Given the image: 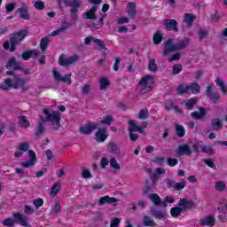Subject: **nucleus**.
<instances>
[{"instance_id": "nucleus-1", "label": "nucleus", "mask_w": 227, "mask_h": 227, "mask_svg": "<svg viewBox=\"0 0 227 227\" xmlns=\"http://www.w3.org/2000/svg\"><path fill=\"white\" fill-rule=\"evenodd\" d=\"M43 114H45V118L41 117L40 120L42 121L37 123V126L35 130V138L38 139V137H41V136H43L45 134V126L43 123H51L52 129L55 131L59 130V127H61V114L58 111H52L49 108L43 109Z\"/></svg>"}, {"instance_id": "nucleus-55", "label": "nucleus", "mask_w": 227, "mask_h": 227, "mask_svg": "<svg viewBox=\"0 0 227 227\" xmlns=\"http://www.w3.org/2000/svg\"><path fill=\"white\" fill-rule=\"evenodd\" d=\"M99 123L105 124V125H111V123H113V116L107 115L103 120H101Z\"/></svg>"}, {"instance_id": "nucleus-64", "label": "nucleus", "mask_w": 227, "mask_h": 227, "mask_svg": "<svg viewBox=\"0 0 227 227\" xmlns=\"http://www.w3.org/2000/svg\"><path fill=\"white\" fill-rule=\"evenodd\" d=\"M24 212L25 214H35V209L29 205H25Z\"/></svg>"}, {"instance_id": "nucleus-48", "label": "nucleus", "mask_w": 227, "mask_h": 227, "mask_svg": "<svg viewBox=\"0 0 227 227\" xmlns=\"http://www.w3.org/2000/svg\"><path fill=\"white\" fill-rule=\"evenodd\" d=\"M59 189H61V183L60 182L55 183L51 187V195L57 196L58 192H59Z\"/></svg>"}, {"instance_id": "nucleus-33", "label": "nucleus", "mask_w": 227, "mask_h": 227, "mask_svg": "<svg viewBox=\"0 0 227 227\" xmlns=\"http://www.w3.org/2000/svg\"><path fill=\"white\" fill-rule=\"evenodd\" d=\"M189 91H192V95H199L201 93V87L198 82H192L191 85H188Z\"/></svg>"}, {"instance_id": "nucleus-47", "label": "nucleus", "mask_w": 227, "mask_h": 227, "mask_svg": "<svg viewBox=\"0 0 227 227\" xmlns=\"http://www.w3.org/2000/svg\"><path fill=\"white\" fill-rule=\"evenodd\" d=\"M110 168H112L113 169H117L118 171L121 169L120 163H118V160H116V158L114 157H112L110 159Z\"/></svg>"}, {"instance_id": "nucleus-25", "label": "nucleus", "mask_w": 227, "mask_h": 227, "mask_svg": "<svg viewBox=\"0 0 227 227\" xmlns=\"http://www.w3.org/2000/svg\"><path fill=\"white\" fill-rule=\"evenodd\" d=\"M136 3L134 2H129L128 3V6H127V13L129 17V19H136Z\"/></svg>"}, {"instance_id": "nucleus-7", "label": "nucleus", "mask_w": 227, "mask_h": 227, "mask_svg": "<svg viewBox=\"0 0 227 227\" xmlns=\"http://www.w3.org/2000/svg\"><path fill=\"white\" fill-rule=\"evenodd\" d=\"M77 61H79V55L77 54H74L68 59L62 54L59 58V65H60V67H69V65H74V63H77Z\"/></svg>"}, {"instance_id": "nucleus-3", "label": "nucleus", "mask_w": 227, "mask_h": 227, "mask_svg": "<svg viewBox=\"0 0 227 227\" xmlns=\"http://www.w3.org/2000/svg\"><path fill=\"white\" fill-rule=\"evenodd\" d=\"M13 218H6L3 222L4 226L12 227L13 224H20V226L24 227H31V224L27 223V216L22 215L20 212H16L12 214Z\"/></svg>"}, {"instance_id": "nucleus-9", "label": "nucleus", "mask_w": 227, "mask_h": 227, "mask_svg": "<svg viewBox=\"0 0 227 227\" xmlns=\"http://www.w3.org/2000/svg\"><path fill=\"white\" fill-rule=\"evenodd\" d=\"M163 26L167 31H174L178 33V21L173 19H167L163 20Z\"/></svg>"}, {"instance_id": "nucleus-4", "label": "nucleus", "mask_w": 227, "mask_h": 227, "mask_svg": "<svg viewBox=\"0 0 227 227\" xmlns=\"http://www.w3.org/2000/svg\"><path fill=\"white\" fill-rule=\"evenodd\" d=\"M66 6H70L69 12L71 13V20H77L79 19V8L82 6L81 0H62Z\"/></svg>"}, {"instance_id": "nucleus-38", "label": "nucleus", "mask_w": 227, "mask_h": 227, "mask_svg": "<svg viewBox=\"0 0 227 227\" xmlns=\"http://www.w3.org/2000/svg\"><path fill=\"white\" fill-rule=\"evenodd\" d=\"M148 70L149 72H153V74H157L159 72V66H157L155 59H152L149 60Z\"/></svg>"}, {"instance_id": "nucleus-51", "label": "nucleus", "mask_w": 227, "mask_h": 227, "mask_svg": "<svg viewBox=\"0 0 227 227\" xmlns=\"http://www.w3.org/2000/svg\"><path fill=\"white\" fill-rule=\"evenodd\" d=\"M198 35H199V40L200 42H201V40L207 38V36H208V30H203V29H199L198 31Z\"/></svg>"}, {"instance_id": "nucleus-43", "label": "nucleus", "mask_w": 227, "mask_h": 227, "mask_svg": "<svg viewBox=\"0 0 227 227\" xmlns=\"http://www.w3.org/2000/svg\"><path fill=\"white\" fill-rule=\"evenodd\" d=\"M176 134L177 137H184L185 136V128L181 124H176Z\"/></svg>"}, {"instance_id": "nucleus-6", "label": "nucleus", "mask_w": 227, "mask_h": 227, "mask_svg": "<svg viewBox=\"0 0 227 227\" xmlns=\"http://www.w3.org/2000/svg\"><path fill=\"white\" fill-rule=\"evenodd\" d=\"M53 79L56 82H64L65 84H72V74H65L64 76L59 71L53 69Z\"/></svg>"}, {"instance_id": "nucleus-2", "label": "nucleus", "mask_w": 227, "mask_h": 227, "mask_svg": "<svg viewBox=\"0 0 227 227\" xmlns=\"http://www.w3.org/2000/svg\"><path fill=\"white\" fill-rule=\"evenodd\" d=\"M26 36H27V30H20L15 33L14 36H12L9 42L5 41L4 43V49L10 51V52H15L17 51V44L22 42Z\"/></svg>"}, {"instance_id": "nucleus-58", "label": "nucleus", "mask_w": 227, "mask_h": 227, "mask_svg": "<svg viewBox=\"0 0 227 227\" xmlns=\"http://www.w3.org/2000/svg\"><path fill=\"white\" fill-rule=\"evenodd\" d=\"M19 149L20 152H27L29 150V143L24 142L19 145Z\"/></svg>"}, {"instance_id": "nucleus-59", "label": "nucleus", "mask_w": 227, "mask_h": 227, "mask_svg": "<svg viewBox=\"0 0 227 227\" xmlns=\"http://www.w3.org/2000/svg\"><path fill=\"white\" fill-rule=\"evenodd\" d=\"M109 164H110V161H109V160H107V158L103 157L101 159V160H100V168H101V169H106V167L109 166Z\"/></svg>"}, {"instance_id": "nucleus-20", "label": "nucleus", "mask_w": 227, "mask_h": 227, "mask_svg": "<svg viewBox=\"0 0 227 227\" xmlns=\"http://www.w3.org/2000/svg\"><path fill=\"white\" fill-rule=\"evenodd\" d=\"M198 109H199V112H192L191 113V117L193 120H203V118H205V116H207V108L199 106Z\"/></svg>"}, {"instance_id": "nucleus-30", "label": "nucleus", "mask_w": 227, "mask_h": 227, "mask_svg": "<svg viewBox=\"0 0 227 227\" xmlns=\"http://www.w3.org/2000/svg\"><path fill=\"white\" fill-rule=\"evenodd\" d=\"M189 43H191V39L189 37H184L182 40L177 42L176 47L177 51H182V49H185Z\"/></svg>"}, {"instance_id": "nucleus-41", "label": "nucleus", "mask_w": 227, "mask_h": 227, "mask_svg": "<svg viewBox=\"0 0 227 227\" xmlns=\"http://www.w3.org/2000/svg\"><path fill=\"white\" fill-rule=\"evenodd\" d=\"M200 152H202V153H207V155H214L215 153V150L212 148V145L202 146Z\"/></svg>"}, {"instance_id": "nucleus-61", "label": "nucleus", "mask_w": 227, "mask_h": 227, "mask_svg": "<svg viewBox=\"0 0 227 227\" xmlns=\"http://www.w3.org/2000/svg\"><path fill=\"white\" fill-rule=\"evenodd\" d=\"M121 62V59L120 57L115 58V62L114 64V72H118L120 70V63Z\"/></svg>"}, {"instance_id": "nucleus-39", "label": "nucleus", "mask_w": 227, "mask_h": 227, "mask_svg": "<svg viewBox=\"0 0 227 227\" xmlns=\"http://www.w3.org/2000/svg\"><path fill=\"white\" fill-rule=\"evenodd\" d=\"M39 45L42 52H45L49 49V37H43Z\"/></svg>"}, {"instance_id": "nucleus-60", "label": "nucleus", "mask_w": 227, "mask_h": 227, "mask_svg": "<svg viewBox=\"0 0 227 227\" xmlns=\"http://www.w3.org/2000/svg\"><path fill=\"white\" fill-rule=\"evenodd\" d=\"M220 99H221V95L219 93L214 92L212 94L211 100H212L213 104H217V102H219Z\"/></svg>"}, {"instance_id": "nucleus-5", "label": "nucleus", "mask_w": 227, "mask_h": 227, "mask_svg": "<svg viewBox=\"0 0 227 227\" xmlns=\"http://www.w3.org/2000/svg\"><path fill=\"white\" fill-rule=\"evenodd\" d=\"M155 84V80L153 79V75L147 74L141 78L138 82V86L140 87V91L142 93H148L150 90L153 88Z\"/></svg>"}, {"instance_id": "nucleus-8", "label": "nucleus", "mask_w": 227, "mask_h": 227, "mask_svg": "<svg viewBox=\"0 0 227 227\" xmlns=\"http://www.w3.org/2000/svg\"><path fill=\"white\" fill-rule=\"evenodd\" d=\"M98 129V124L95 122H88L87 124L81 126L79 132L82 134V136H90L93 130H97Z\"/></svg>"}, {"instance_id": "nucleus-19", "label": "nucleus", "mask_w": 227, "mask_h": 227, "mask_svg": "<svg viewBox=\"0 0 227 227\" xmlns=\"http://www.w3.org/2000/svg\"><path fill=\"white\" fill-rule=\"evenodd\" d=\"M21 58L22 59H24V61H29L31 58L33 59H36V58H38V51L37 50L25 51L22 52Z\"/></svg>"}, {"instance_id": "nucleus-31", "label": "nucleus", "mask_w": 227, "mask_h": 227, "mask_svg": "<svg viewBox=\"0 0 227 227\" xmlns=\"http://www.w3.org/2000/svg\"><path fill=\"white\" fill-rule=\"evenodd\" d=\"M162 40H164V35L160 30H158L153 36V43L154 45H160Z\"/></svg>"}, {"instance_id": "nucleus-29", "label": "nucleus", "mask_w": 227, "mask_h": 227, "mask_svg": "<svg viewBox=\"0 0 227 227\" xmlns=\"http://www.w3.org/2000/svg\"><path fill=\"white\" fill-rule=\"evenodd\" d=\"M18 12L21 19L24 20H29V9L27 8V5H23L22 7L19 8Z\"/></svg>"}, {"instance_id": "nucleus-27", "label": "nucleus", "mask_w": 227, "mask_h": 227, "mask_svg": "<svg viewBox=\"0 0 227 227\" xmlns=\"http://www.w3.org/2000/svg\"><path fill=\"white\" fill-rule=\"evenodd\" d=\"M107 150L110 153H113L114 155H120V147L115 142H109L107 144Z\"/></svg>"}, {"instance_id": "nucleus-49", "label": "nucleus", "mask_w": 227, "mask_h": 227, "mask_svg": "<svg viewBox=\"0 0 227 227\" xmlns=\"http://www.w3.org/2000/svg\"><path fill=\"white\" fill-rule=\"evenodd\" d=\"M215 189L216 191H219L220 192H223V191H225V189H226V184L223 181H219V182L215 183Z\"/></svg>"}, {"instance_id": "nucleus-40", "label": "nucleus", "mask_w": 227, "mask_h": 227, "mask_svg": "<svg viewBox=\"0 0 227 227\" xmlns=\"http://www.w3.org/2000/svg\"><path fill=\"white\" fill-rule=\"evenodd\" d=\"M144 226L146 227H154L157 226V223L150 218L148 215H145L143 218Z\"/></svg>"}, {"instance_id": "nucleus-62", "label": "nucleus", "mask_w": 227, "mask_h": 227, "mask_svg": "<svg viewBox=\"0 0 227 227\" xmlns=\"http://www.w3.org/2000/svg\"><path fill=\"white\" fill-rule=\"evenodd\" d=\"M214 84H209L206 89V97H210L214 92Z\"/></svg>"}, {"instance_id": "nucleus-32", "label": "nucleus", "mask_w": 227, "mask_h": 227, "mask_svg": "<svg viewBox=\"0 0 227 227\" xmlns=\"http://www.w3.org/2000/svg\"><path fill=\"white\" fill-rule=\"evenodd\" d=\"M194 14L192 13H184V18L183 22L186 24L187 27H191L194 24Z\"/></svg>"}, {"instance_id": "nucleus-15", "label": "nucleus", "mask_w": 227, "mask_h": 227, "mask_svg": "<svg viewBox=\"0 0 227 227\" xmlns=\"http://www.w3.org/2000/svg\"><path fill=\"white\" fill-rule=\"evenodd\" d=\"M29 159L27 161H23L20 163L22 168H30V166H35L36 163V153L33 150H28Z\"/></svg>"}, {"instance_id": "nucleus-50", "label": "nucleus", "mask_w": 227, "mask_h": 227, "mask_svg": "<svg viewBox=\"0 0 227 227\" xmlns=\"http://www.w3.org/2000/svg\"><path fill=\"white\" fill-rule=\"evenodd\" d=\"M180 72H182V65L175 64L172 67V74H173V75H178V74H180Z\"/></svg>"}, {"instance_id": "nucleus-53", "label": "nucleus", "mask_w": 227, "mask_h": 227, "mask_svg": "<svg viewBox=\"0 0 227 227\" xmlns=\"http://www.w3.org/2000/svg\"><path fill=\"white\" fill-rule=\"evenodd\" d=\"M167 164L170 166V168H175V166L178 164V160H176V158H168Z\"/></svg>"}, {"instance_id": "nucleus-42", "label": "nucleus", "mask_w": 227, "mask_h": 227, "mask_svg": "<svg viewBox=\"0 0 227 227\" xmlns=\"http://www.w3.org/2000/svg\"><path fill=\"white\" fill-rule=\"evenodd\" d=\"M182 212H184L182 210V208L180 207V206L178 207H174L170 208V214L172 215V217H180Z\"/></svg>"}, {"instance_id": "nucleus-17", "label": "nucleus", "mask_w": 227, "mask_h": 227, "mask_svg": "<svg viewBox=\"0 0 227 227\" xmlns=\"http://www.w3.org/2000/svg\"><path fill=\"white\" fill-rule=\"evenodd\" d=\"M107 137H109V135L107 134V129L106 128L99 129L95 134V140L97 143H104Z\"/></svg>"}, {"instance_id": "nucleus-57", "label": "nucleus", "mask_w": 227, "mask_h": 227, "mask_svg": "<svg viewBox=\"0 0 227 227\" xmlns=\"http://www.w3.org/2000/svg\"><path fill=\"white\" fill-rule=\"evenodd\" d=\"M138 119L139 120H147L148 119V111L142 109L140 110L139 114H138Z\"/></svg>"}, {"instance_id": "nucleus-16", "label": "nucleus", "mask_w": 227, "mask_h": 227, "mask_svg": "<svg viewBox=\"0 0 227 227\" xmlns=\"http://www.w3.org/2000/svg\"><path fill=\"white\" fill-rule=\"evenodd\" d=\"M12 89L19 90V88H22L24 90V86H26V79L20 77V75L16 74L12 78Z\"/></svg>"}, {"instance_id": "nucleus-34", "label": "nucleus", "mask_w": 227, "mask_h": 227, "mask_svg": "<svg viewBox=\"0 0 227 227\" xmlns=\"http://www.w3.org/2000/svg\"><path fill=\"white\" fill-rule=\"evenodd\" d=\"M67 29H68V23H67V26H63L57 30L52 31L51 34H49V36H59V35H64L67 33Z\"/></svg>"}, {"instance_id": "nucleus-11", "label": "nucleus", "mask_w": 227, "mask_h": 227, "mask_svg": "<svg viewBox=\"0 0 227 227\" xmlns=\"http://www.w3.org/2000/svg\"><path fill=\"white\" fill-rule=\"evenodd\" d=\"M174 39H168L163 47V56H168L170 52H176L177 50L176 44H173Z\"/></svg>"}, {"instance_id": "nucleus-28", "label": "nucleus", "mask_w": 227, "mask_h": 227, "mask_svg": "<svg viewBox=\"0 0 227 227\" xmlns=\"http://www.w3.org/2000/svg\"><path fill=\"white\" fill-rule=\"evenodd\" d=\"M199 100L200 98H192L184 101V106L186 109H188V111H192V109H194V106H198Z\"/></svg>"}, {"instance_id": "nucleus-36", "label": "nucleus", "mask_w": 227, "mask_h": 227, "mask_svg": "<svg viewBox=\"0 0 227 227\" xmlns=\"http://www.w3.org/2000/svg\"><path fill=\"white\" fill-rule=\"evenodd\" d=\"M149 200L155 205L156 207H160L161 203V199L157 193H151L149 195Z\"/></svg>"}, {"instance_id": "nucleus-63", "label": "nucleus", "mask_w": 227, "mask_h": 227, "mask_svg": "<svg viewBox=\"0 0 227 227\" xmlns=\"http://www.w3.org/2000/svg\"><path fill=\"white\" fill-rule=\"evenodd\" d=\"M120 218L118 217H114L111 223H110V227H118L120 225Z\"/></svg>"}, {"instance_id": "nucleus-21", "label": "nucleus", "mask_w": 227, "mask_h": 227, "mask_svg": "<svg viewBox=\"0 0 227 227\" xmlns=\"http://www.w3.org/2000/svg\"><path fill=\"white\" fill-rule=\"evenodd\" d=\"M97 10H98V6L92 5L90 11L83 13V17L87 19V20H95V19H97V16L95 15V13H97Z\"/></svg>"}, {"instance_id": "nucleus-23", "label": "nucleus", "mask_w": 227, "mask_h": 227, "mask_svg": "<svg viewBox=\"0 0 227 227\" xmlns=\"http://www.w3.org/2000/svg\"><path fill=\"white\" fill-rule=\"evenodd\" d=\"M18 123L21 129H29L31 127V122H29L26 115L18 116Z\"/></svg>"}, {"instance_id": "nucleus-52", "label": "nucleus", "mask_w": 227, "mask_h": 227, "mask_svg": "<svg viewBox=\"0 0 227 227\" xmlns=\"http://www.w3.org/2000/svg\"><path fill=\"white\" fill-rule=\"evenodd\" d=\"M129 127L128 129L129 132H137V124L134 121H129Z\"/></svg>"}, {"instance_id": "nucleus-35", "label": "nucleus", "mask_w": 227, "mask_h": 227, "mask_svg": "<svg viewBox=\"0 0 227 227\" xmlns=\"http://www.w3.org/2000/svg\"><path fill=\"white\" fill-rule=\"evenodd\" d=\"M216 85L218 86L220 91L223 93V95H227V85L224 84V82L221 80L219 77L215 79Z\"/></svg>"}, {"instance_id": "nucleus-45", "label": "nucleus", "mask_w": 227, "mask_h": 227, "mask_svg": "<svg viewBox=\"0 0 227 227\" xmlns=\"http://www.w3.org/2000/svg\"><path fill=\"white\" fill-rule=\"evenodd\" d=\"M177 93L179 95H185L189 91V85H185V83H181L177 87Z\"/></svg>"}, {"instance_id": "nucleus-26", "label": "nucleus", "mask_w": 227, "mask_h": 227, "mask_svg": "<svg viewBox=\"0 0 227 227\" xmlns=\"http://www.w3.org/2000/svg\"><path fill=\"white\" fill-rule=\"evenodd\" d=\"M211 127H212L213 130H215L216 132L219 130H223V121L220 120L219 118L212 119Z\"/></svg>"}, {"instance_id": "nucleus-22", "label": "nucleus", "mask_w": 227, "mask_h": 227, "mask_svg": "<svg viewBox=\"0 0 227 227\" xmlns=\"http://www.w3.org/2000/svg\"><path fill=\"white\" fill-rule=\"evenodd\" d=\"M13 89V82L12 78H5L4 81L0 83V90L3 91H8L9 90Z\"/></svg>"}, {"instance_id": "nucleus-13", "label": "nucleus", "mask_w": 227, "mask_h": 227, "mask_svg": "<svg viewBox=\"0 0 227 227\" xmlns=\"http://www.w3.org/2000/svg\"><path fill=\"white\" fill-rule=\"evenodd\" d=\"M176 153L179 157H182V155L191 157V155H192V150H191V146H189L187 144L179 145Z\"/></svg>"}, {"instance_id": "nucleus-24", "label": "nucleus", "mask_w": 227, "mask_h": 227, "mask_svg": "<svg viewBox=\"0 0 227 227\" xmlns=\"http://www.w3.org/2000/svg\"><path fill=\"white\" fill-rule=\"evenodd\" d=\"M201 226H215V218L214 215H207L204 219L200 220Z\"/></svg>"}, {"instance_id": "nucleus-18", "label": "nucleus", "mask_w": 227, "mask_h": 227, "mask_svg": "<svg viewBox=\"0 0 227 227\" xmlns=\"http://www.w3.org/2000/svg\"><path fill=\"white\" fill-rule=\"evenodd\" d=\"M21 65L22 64L20 62H17V59H15V57H12L5 65V68L7 70H13L16 72V70L20 68Z\"/></svg>"}, {"instance_id": "nucleus-44", "label": "nucleus", "mask_w": 227, "mask_h": 227, "mask_svg": "<svg viewBox=\"0 0 227 227\" xmlns=\"http://www.w3.org/2000/svg\"><path fill=\"white\" fill-rule=\"evenodd\" d=\"M153 215L155 217V219H164L168 215V213L164 210H154L153 212Z\"/></svg>"}, {"instance_id": "nucleus-14", "label": "nucleus", "mask_w": 227, "mask_h": 227, "mask_svg": "<svg viewBox=\"0 0 227 227\" xmlns=\"http://www.w3.org/2000/svg\"><path fill=\"white\" fill-rule=\"evenodd\" d=\"M118 199L115 197H109L108 195H106L104 197L99 198L98 200V205H113V207H116Z\"/></svg>"}, {"instance_id": "nucleus-10", "label": "nucleus", "mask_w": 227, "mask_h": 227, "mask_svg": "<svg viewBox=\"0 0 227 227\" xmlns=\"http://www.w3.org/2000/svg\"><path fill=\"white\" fill-rule=\"evenodd\" d=\"M167 187L168 189H173L174 191H184V189H185V181L182 180L176 183L173 179H168Z\"/></svg>"}, {"instance_id": "nucleus-54", "label": "nucleus", "mask_w": 227, "mask_h": 227, "mask_svg": "<svg viewBox=\"0 0 227 227\" xmlns=\"http://www.w3.org/2000/svg\"><path fill=\"white\" fill-rule=\"evenodd\" d=\"M33 205L35 207V208H40V207H43V199L37 198L33 200Z\"/></svg>"}, {"instance_id": "nucleus-37", "label": "nucleus", "mask_w": 227, "mask_h": 227, "mask_svg": "<svg viewBox=\"0 0 227 227\" xmlns=\"http://www.w3.org/2000/svg\"><path fill=\"white\" fill-rule=\"evenodd\" d=\"M154 184H150V181H145V185L142 188V194H149V192H153Z\"/></svg>"}, {"instance_id": "nucleus-46", "label": "nucleus", "mask_w": 227, "mask_h": 227, "mask_svg": "<svg viewBox=\"0 0 227 227\" xmlns=\"http://www.w3.org/2000/svg\"><path fill=\"white\" fill-rule=\"evenodd\" d=\"M109 80L106 77H102L99 80V86H100V90H107V88L109 87Z\"/></svg>"}, {"instance_id": "nucleus-12", "label": "nucleus", "mask_w": 227, "mask_h": 227, "mask_svg": "<svg viewBox=\"0 0 227 227\" xmlns=\"http://www.w3.org/2000/svg\"><path fill=\"white\" fill-rule=\"evenodd\" d=\"M178 207L182 208L183 212H187V210H192L194 207V201L187 198H183L179 200Z\"/></svg>"}, {"instance_id": "nucleus-56", "label": "nucleus", "mask_w": 227, "mask_h": 227, "mask_svg": "<svg viewBox=\"0 0 227 227\" xmlns=\"http://www.w3.org/2000/svg\"><path fill=\"white\" fill-rule=\"evenodd\" d=\"M34 7L35 8V10H43V8H45V4L42 0H37L34 4Z\"/></svg>"}]
</instances>
